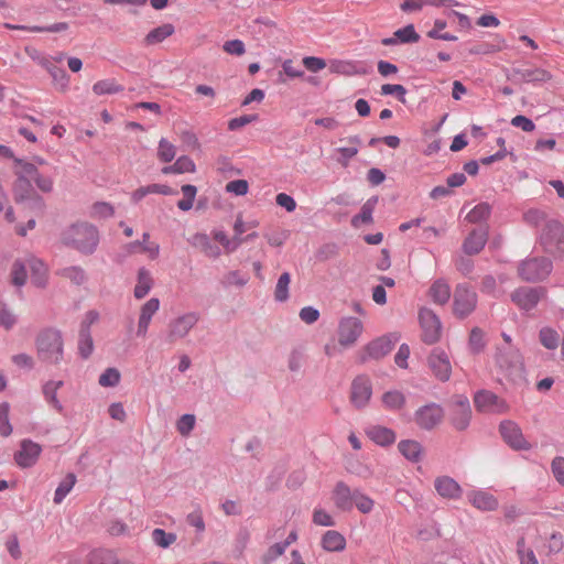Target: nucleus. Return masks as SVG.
Returning a JSON list of instances; mask_svg holds the SVG:
<instances>
[{
  "mask_svg": "<svg viewBox=\"0 0 564 564\" xmlns=\"http://www.w3.org/2000/svg\"><path fill=\"white\" fill-rule=\"evenodd\" d=\"M545 294L544 288L523 286L511 293V300L520 310L528 312L533 310Z\"/></svg>",
  "mask_w": 564,
  "mask_h": 564,
  "instance_id": "17",
  "label": "nucleus"
},
{
  "mask_svg": "<svg viewBox=\"0 0 564 564\" xmlns=\"http://www.w3.org/2000/svg\"><path fill=\"white\" fill-rule=\"evenodd\" d=\"M18 180L14 186V197L18 203L25 204L29 208L43 212L45 203L43 198L33 188L32 183L26 177H23V172L19 167Z\"/></svg>",
  "mask_w": 564,
  "mask_h": 564,
  "instance_id": "5",
  "label": "nucleus"
},
{
  "mask_svg": "<svg viewBox=\"0 0 564 564\" xmlns=\"http://www.w3.org/2000/svg\"><path fill=\"white\" fill-rule=\"evenodd\" d=\"M400 43H416L420 40L419 33L415 31L413 24H408L394 32Z\"/></svg>",
  "mask_w": 564,
  "mask_h": 564,
  "instance_id": "54",
  "label": "nucleus"
},
{
  "mask_svg": "<svg viewBox=\"0 0 564 564\" xmlns=\"http://www.w3.org/2000/svg\"><path fill=\"white\" fill-rule=\"evenodd\" d=\"M200 319L198 312L189 311L173 317L166 329V340L174 344L186 338Z\"/></svg>",
  "mask_w": 564,
  "mask_h": 564,
  "instance_id": "4",
  "label": "nucleus"
},
{
  "mask_svg": "<svg viewBox=\"0 0 564 564\" xmlns=\"http://www.w3.org/2000/svg\"><path fill=\"white\" fill-rule=\"evenodd\" d=\"M214 238L223 245L227 252H234L243 243L242 238L234 237L230 239L223 230L214 231Z\"/></svg>",
  "mask_w": 564,
  "mask_h": 564,
  "instance_id": "48",
  "label": "nucleus"
},
{
  "mask_svg": "<svg viewBox=\"0 0 564 564\" xmlns=\"http://www.w3.org/2000/svg\"><path fill=\"white\" fill-rule=\"evenodd\" d=\"M488 231L486 229H474L463 242V250L466 254L479 253L486 246Z\"/></svg>",
  "mask_w": 564,
  "mask_h": 564,
  "instance_id": "26",
  "label": "nucleus"
},
{
  "mask_svg": "<svg viewBox=\"0 0 564 564\" xmlns=\"http://www.w3.org/2000/svg\"><path fill=\"white\" fill-rule=\"evenodd\" d=\"M184 198L177 202V207L181 210L187 212L193 207L197 188L194 185L186 184L182 186Z\"/></svg>",
  "mask_w": 564,
  "mask_h": 564,
  "instance_id": "50",
  "label": "nucleus"
},
{
  "mask_svg": "<svg viewBox=\"0 0 564 564\" xmlns=\"http://www.w3.org/2000/svg\"><path fill=\"white\" fill-rule=\"evenodd\" d=\"M427 366L438 381L446 382L451 379L452 362L448 354L442 348L436 347L430 352Z\"/></svg>",
  "mask_w": 564,
  "mask_h": 564,
  "instance_id": "10",
  "label": "nucleus"
},
{
  "mask_svg": "<svg viewBox=\"0 0 564 564\" xmlns=\"http://www.w3.org/2000/svg\"><path fill=\"white\" fill-rule=\"evenodd\" d=\"M322 544L326 551L338 552L345 549L346 540L339 531H326L323 535Z\"/></svg>",
  "mask_w": 564,
  "mask_h": 564,
  "instance_id": "37",
  "label": "nucleus"
},
{
  "mask_svg": "<svg viewBox=\"0 0 564 564\" xmlns=\"http://www.w3.org/2000/svg\"><path fill=\"white\" fill-rule=\"evenodd\" d=\"M478 297L475 290L466 284H457L453 297V312L459 318L470 315L477 306Z\"/></svg>",
  "mask_w": 564,
  "mask_h": 564,
  "instance_id": "7",
  "label": "nucleus"
},
{
  "mask_svg": "<svg viewBox=\"0 0 564 564\" xmlns=\"http://www.w3.org/2000/svg\"><path fill=\"white\" fill-rule=\"evenodd\" d=\"M329 72L337 75L355 76L366 75L367 68L362 62L332 59L329 62Z\"/></svg>",
  "mask_w": 564,
  "mask_h": 564,
  "instance_id": "24",
  "label": "nucleus"
},
{
  "mask_svg": "<svg viewBox=\"0 0 564 564\" xmlns=\"http://www.w3.org/2000/svg\"><path fill=\"white\" fill-rule=\"evenodd\" d=\"M40 64L50 73L53 80L61 89H65L68 86L69 78L65 69L57 67L48 59H42Z\"/></svg>",
  "mask_w": 564,
  "mask_h": 564,
  "instance_id": "36",
  "label": "nucleus"
},
{
  "mask_svg": "<svg viewBox=\"0 0 564 564\" xmlns=\"http://www.w3.org/2000/svg\"><path fill=\"white\" fill-rule=\"evenodd\" d=\"M123 90V87L116 83L115 79H102L98 80L93 86V91L98 95H111L117 94Z\"/></svg>",
  "mask_w": 564,
  "mask_h": 564,
  "instance_id": "43",
  "label": "nucleus"
},
{
  "mask_svg": "<svg viewBox=\"0 0 564 564\" xmlns=\"http://www.w3.org/2000/svg\"><path fill=\"white\" fill-rule=\"evenodd\" d=\"M61 240L66 247L73 248L83 254H93L99 245V231L96 226L82 221L65 228Z\"/></svg>",
  "mask_w": 564,
  "mask_h": 564,
  "instance_id": "1",
  "label": "nucleus"
},
{
  "mask_svg": "<svg viewBox=\"0 0 564 564\" xmlns=\"http://www.w3.org/2000/svg\"><path fill=\"white\" fill-rule=\"evenodd\" d=\"M290 282L291 275L289 272H284L280 275L274 290V299L278 302H285L289 299Z\"/></svg>",
  "mask_w": 564,
  "mask_h": 564,
  "instance_id": "49",
  "label": "nucleus"
},
{
  "mask_svg": "<svg viewBox=\"0 0 564 564\" xmlns=\"http://www.w3.org/2000/svg\"><path fill=\"white\" fill-rule=\"evenodd\" d=\"M475 408L481 413L502 414L507 412V402L489 390H480L474 395Z\"/></svg>",
  "mask_w": 564,
  "mask_h": 564,
  "instance_id": "12",
  "label": "nucleus"
},
{
  "mask_svg": "<svg viewBox=\"0 0 564 564\" xmlns=\"http://www.w3.org/2000/svg\"><path fill=\"white\" fill-rule=\"evenodd\" d=\"M468 501L477 509L492 511L498 508V500L486 490H473L467 495Z\"/></svg>",
  "mask_w": 564,
  "mask_h": 564,
  "instance_id": "27",
  "label": "nucleus"
},
{
  "mask_svg": "<svg viewBox=\"0 0 564 564\" xmlns=\"http://www.w3.org/2000/svg\"><path fill=\"white\" fill-rule=\"evenodd\" d=\"M249 184L246 180H235L230 181L226 185V191L228 193L235 194L237 196H243L248 193Z\"/></svg>",
  "mask_w": 564,
  "mask_h": 564,
  "instance_id": "64",
  "label": "nucleus"
},
{
  "mask_svg": "<svg viewBox=\"0 0 564 564\" xmlns=\"http://www.w3.org/2000/svg\"><path fill=\"white\" fill-rule=\"evenodd\" d=\"M17 315L6 304H1L0 325L9 330L17 324Z\"/></svg>",
  "mask_w": 564,
  "mask_h": 564,
  "instance_id": "61",
  "label": "nucleus"
},
{
  "mask_svg": "<svg viewBox=\"0 0 564 564\" xmlns=\"http://www.w3.org/2000/svg\"><path fill=\"white\" fill-rule=\"evenodd\" d=\"M61 275L68 279L76 285H82L86 282L87 275L85 270L78 265H72L61 270Z\"/></svg>",
  "mask_w": 564,
  "mask_h": 564,
  "instance_id": "47",
  "label": "nucleus"
},
{
  "mask_svg": "<svg viewBox=\"0 0 564 564\" xmlns=\"http://www.w3.org/2000/svg\"><path fill=\"white\" fill-rule=\"evenodd\" d=\"M373 500L359 490H355L354 506L362 513H368L373 508Z\"/></svg>",
  "mask_w": 564,
  "mask_h": 564,
  "instance_id": "58",
  "label": "nucleus"
},
{
  "mask_svg": "<svg viewBox=\"0 0 564 564\" xmlns=\"http://www.w3.org/2000/svg\"><path fill=\"white\" fill-rule=\"evenodd\" d=\"M502 440L514 451H529L532 445L525 440L521 427L513 421L506 420L499 425Z\"/></svg>",
  "mask_w": 564,
  "mask_h": 564,
  "instance_id": "13",
  "label": "nucleus"
},
{
  "mask_svg": "<svg viewBox=\"0 0 564 564\" xmlns=\"http://www.w3.org/2000/svg\"><path fill=\"white\" fill-rule=\"evenodd\" d=\"M64 382L62 380L58 381H47L43 388V394L46 400L57 412L62 413L64 410L63 404L57 399V390L63 387Z\"/></svg>",
  "mask_w": 564,
  "mask_h": 564,
  "instance_id": "34",
  "label": "nucleus"
},
{
  "mask_svg": "<svg viewBox=\"0 0 564 564\" xmlns=\"http://www.w3.org/2000/svg\"><path fill=\"white\" fill-rule=\"evenodd\" d=\"M223 50L230 55L241 56L246 53L245 43L241 40L226 41L223 45Z\"/></svg>",
  "mask_w": 564,
  "mask_h": 564,
  "instance_id": "63",
  "label": "nucleus"
},
{
  "mask_svg": "<svg viewBox=\"0 0 564 564\" xmlns=\"http://www.w3.org/2000/svg\"><path fill=\"white\" fill-rule=\"evenodd\" d=\"M372 395V384L368 377L358 376L351 383L350 401L358 408H365Z\"/></svg>",
  "mask_w": 564,
  "mask_h": 564,
  "instance_id": "21",
  "label": "nucleus"
},
{
  "mask_svg": "<svg viewBox=\"0 0 564 564\" xmlns=\"http://www.w3.org/2000/svg\"><path fill=\"white\" fill-rule=\"evenodd\" d=\"M471 420V408L466 395H455L449 408V421L457 431H465Z\"/></svg>",
  "mask_w": 564,
  "mask_h": 564,
  "instance_id": "9",
  "label": "nucleus"
},
{
  "mask_svg": "<svg viewBox=\"0 0 564 564\" xmlns=\"http://www.w3.org/2000/svg\"><path fill=\"white\" fill-rule=\"evenodd\" d=\"M28 278L26 262L15 260L11 269V282L14 286L21 288L25 284Z\"/></svg>",
  "mask_w": 564,
  "mask_h": 564,
  "instance_id": "42",
  "label": "nucleus"
},
{
  "mask_svg": "<svg viewBox=\"0 0 564 564\" xmlns=\"http://www.w3.org/2000/svg\"><path fill=\"white\" fill-rule=\"evenodd\" d=\"M28 270L31 271V282L43 288L46 283L47 268L45 263L34 257H30L25 260Z\"/></svg>",
  "mask_w": 564,
  "mask_h": 564,
  "instance_id": "30",
  "label": "nucleus"
},
{
  "mask_svg": "<svg viewBox=\"0 0 564 564\" xmlns=\"http://www.w3.org/2000/svg\"><path fill=\"white\" fill-rule=\"evenodd\" d=\"M429 293L434 303L444 305L451 297V286L444 279H437L432 283Z\"/></svg>",
  "mask_w": 564,
  "mask_h": 564,
  "instance_id": "31",
  "label": "nucleus"
},
{
  "mask_svg": "<svg viewBox=\"0 0 564 564\" xmlns=\"http://www.w3.org/2000/svg\"><path fill=\"white\" fill-rule=\"evenodd\" d=\"M444 417V410L440 404L429 403L419 408L414 413L416 425L426 431L436 427Z\"/></svg>",
  "mask_w": 564,
  "mask_h": 564,
  "instance_id": "14",
  "label": "nucleus"
},
{
  "mask_svg": "<svg viewBox=\"0 0 564 564\" xmlns=\"http://www.w3.org/2000/svg\"><path fill=\"white\" fill-rule=\"evenodd\" d=\"M75 482L76 476L72 473L67 474L55 490L54 502L61 503L64 500V498L70 492Z\"/></svg>",
  "mask_w": 564,
  "mask_h": 564,
  "instance_id": "46",
  "label": "nucleus"
},
{
  "mask_svg": "<svg viewBox=\"0 0 564 564\" xmlns=\"http://www.w3.org/2000/svg\"><path fill=\"white\" fill-rule=\"evenodd\" d=\"M196 419L194 414H183L176 422V430L182 436H188L194 430Z\"/></svg>",
  "mask_w": 564,
  "mask_h": 564,
  "instance_id": "57",
  "label": "nucleus"
},
{
  "mask_svg": "<svg viewBox=\"0 0 564 564\" xmlns=\"http://www.w3.org/2000/svg\"><path fill=\"white\" fill-rule=\"evenodd\" d=\"M539 339L543 347L555 350L560 345V335L552 327H542L539 332Z\"/></svg>",
  "mask_w": 564,
  "mask_h": 564,
  "instance_id": "40",
  "label": "nucleus"
},
{
  "mask_svg": "<svg viewBox=\"0 0 564 564\" xmlns=\"http://www.w3.org/2000/svg\"><path fill=\"white\" fill-rule=\"evenodd\" d=\"M364 332V325L357 317H343L338 325V341L343 347H351Z\"/></svg>",
  "mask_w": 564,
  "mask_h": 564,
  "instance_id": "15",
  "label": "nucleus"
},
{
  "mask_svg": "<svg viewBox=\"0 0 564 564\" xmlns=\"http://www.w3.org/2000/svg\"><path fill=\"white\" fill-rule=\"evenodd\" d=\"M159 310L160 300L158 297H151L141 306L138 318L137 336H147L152 318Z\"/></svg>",
  "mask_w": 564,
  "mask_h": 564,
  "instance_id": "22",
  "label": "nucleus"
},
{
  "mask_svg": "<svg viewBox=\"0 0 564 564\" xmlns=\"http://www.w3.org/2000/svg\"><path fill=\"white\" fill-rule=\"evenodd\" d=\"M10 404L8 402L0 403V435L8 437L12 434V425L9 420Z\"/></svg>",
  "mask_w": 564,
  "mask_h": 564,
  "instance_id": "51",
  "label": "nucleus"
},
{
  "mask_svg": "<svg viewBox=\"0 0 564 564\" xmlns=\"http://www.w3.org/2000/svg\"><path fill=\"white\" fill-rule=\"evenodd\" d=\"M121 375L117 368H107L99 377L98 383L101 387H116L120 382Z\"/></svg>",
  "mask_w": 564,
  "mask_h": 564,
  "instance_id": "52",
  "label": "nucleus"
},
{
  "mask_svg": "<svg viewBox=\"0 0 564 564\" xmlns=\"http://www.w3.org/2000/svg\"><path fill=\"white\" fill-rule=\"evenodd\" d=\"M485 335L481 329L474 328L469 336V346L473 352L479 354L485 347Z\"/></svg>",
  "mask_w": 564,
  "mask_h": 564,
  "instance_id": "60",
  "label": "nucleus"
},
{
  "mask_svg": "<svg viewBox=\"0 0 564 564\" xmlns=\"http://www.w3.org/2000/svg\"><path fill=\"white\" fill-rule=\"evenodd\" d=\"M174 33V26L170 23L162 24L152 31H150L145 36V43L148 45H153L163 42L165 39L171 36Z\"/></svg>",
  "mask_w": 564,
  "mask_h": 564,
  "instance_id": "39",
  "label": "nucleus"
},
{
  "mask_svg": "<svg viewBox=\"0 0 564 564\" xmlns=\"http://www.w3.org/2000/svg\"><path fill=\"white\" fill-rule=\"evenodd\" d=\"M377 202H378L377 197L369 198L362 205L360 213L355 215L351 218V225L354 227H359L362 224H370L372 221V214H373L375 207L377 205Z\"/></svg>",
  "mask_w": 564,
  "mask_h": 564,
  "instance_id": "38",
  "label": "nucleus"
},
{
  "mask_svg": "<svg viewBox=\"0 0 564 564\" xmlns=\"http://www.w3.org/2000/svg\"><path fill=\"white\" fill-rule=\"evenodd\" d=\"M42 453V446L32 440H22L20 448L14 453V462L20 468L34 466Z\"/></svg>",
  "mask_w": 564,
  "mask_h": 564,
  "instance_id": "20",
  "label": "nucleus"
},
{
  "mask_svg": "<svg viewBox=\"0 0 564 564\" xmlns=\"http://www.w3.org/2000/svg\"><path fill=\"white\" fill-rule=\"evenodd\" d=\"M17 165L22 170L23 177H26L34 183L36 187L43 193H51L54 188V178L50 175L40 173L37 165L20 159H15Z\"/></svg>",
  "mask_w": 564,
  "mask_h": 564,
  "instance_id": "16",
  "label": "nucleus"
},
{
  "mask_svg": "<svg viewBox=\"0 0 564 564\" xmlns=\"http://www.w3.org/2000/svg\"><path fill=\"white\" fill-rule=\"evenodd\" d=\"M436 492L444 499H459L463 495L460 485L449 476H440L434 480Z\"/></svg>",
  "mask_w": 564,
  "mask_h": 564,
  "instance_id": "23",
  "label": "nucleus"
},
{
  "mask_svg": "<svg viewBox=\"0 0 564 564\" xmlns=\"http://www.w3.org/2000/svg\"><path fill=\"white\" fill-rule=\"evenodd\" d=\"M86 564H131L130 562L120 561L109 550H94L87 555Z\"/></svg>",
  "mask_w": 564,
  "mask_h": 564,
  "instance_id": "33",
  "label": "nucleus"
},
{
  "mask_svg": "<svg viewBox=\"0 0 564 564\" xmlns=\"http://www.w3.org/2000/svg\"><path fill=\"white\" fill-rule=\"evenodd\" d=\"M422 327V339L425 344L432 345L440 340L442 324L437 315L430 308H422L419 314Z\"/></svg>",
  "mask_w": 564,
  "mask_h": 564,
  "instance_id": "11",
  "label": "nucleus"
},
{
  "mask_svg": "<svg viewBox=\"0 0 564 564\" xmlns=\"http://www.w3.org/2000/svg\"><path fill=\"white\" fill-rule=\"evenodd\" d=\"M94 351V340L91 334H78V354L83 359H87Z\"/></svg>",
  "mask_w": 564,
  "mask_h": 564,
  "instance_id": "55",
  "label": "nucleus"
},
{
  "mask_svg": "<svg viewBox=\"0 0 564 564\" xmlns=\"http://www.w3.org/2000/svg\"><path fill=\"white\" fill-rule=\"evenodd\" d=\"M507 78L514 84H542L551 79V74L540 67H514L507 74Z\"/></svg>",
  "mask_w": 564,
  "mask_h": 564,
  "instance_id": "18",
  "label": "nucleus"
},
{
  "mask_svg": "<svg viewBox=\"0 0 564 564\" xmlns=\"http://www.w3.org/2000/svg\"><path fill=\"white\" fill-rule=\"evenodd\" d=\"M175 154H176L175 147L170 141H167L165 138H162L159 141V147H158V158L160 159V161H162L164 163L171 162L175 158Z\"/></svg>",
  "mask_w": 564,
  "mask_h": 564,
  "instance_id": "53",
  "label": "nucleus"
},
{
  "mask_svg": "<svg viewBox=\"0 0 564 564\" xmlns=\"http://www.w3.org/2000/svg\"><path fill=\"white\" fill-rule=\"evenodd\" d=\"M553 263L547 258H530L522 261L519 265V275L528 281L535 282L544 280L550 275Z\"/></svg>",
  "mask_w": 564,
  "mask_h": 564,
  "instance_id": "8",
  "label": "nucleus"
},
{
  "mask_svg": "<svg viewBox=\"0 0 564 564\" xmlns=\"http://www.w3.org/2000/svg\"><path fill=\"white\" fill-rule=\"evenodd\" d=\"M152 540L156 545L167 547L176 541V535L171 531H153Z\"/></svg>",
  "mask_w": 564,
  "mask_h": 564,
  "instance_id": "62",
  "label": "nucleus"
},
{
  "mask_svg": "<svg viewBox=\"0 0 564 564\" xmlns=\"http://www.w3.org/2000/svg\"><path fill=\"white\" fill-rule=\"evenodd\" d=\"M496 361L508 375L520 376L523 372L522 356L519 350L512 346L507 349H498Z\"/></svg>",
  "mask_w": 564,
  "mask_h": 564,
  "instance_id": "19",
  "label": "nucleus"
},
{
  "mask_svg": "<svg viewBox=\"0 0 564 564\" xmlns=\"http://www.w3.org/2000/svg\"><path fill=\"white\" fill-rule=\"evenodd\" d=\"M188 242L209 258L215 259L220 256L219 247L213 243L206 234L197 232L188 239Z\"/></svg>",
  "mask_w": 564,
  "mask_h": 564,
  "instance_id": "28",
  "label": "nucleus"
},
{
  "mask_svg": "<svg viewBox=\"0 0 564 564\" xmlns=\"http://www.w3.org/2000/svg\"><path fill=\"white\" fill-rule=\"evenodd\" d=\"M540 243L553 257L564 254V226L556 219L545 220L540 232Z\"/></svg>",
  "mask_w": 564,
  "mask_h": 564,
  "instance_id": "3",
  "label": "nucleus"
},
{
  "mask_svg": "<svg viewBox=\"0 0 564 564\" xmlns=\"http://www.w3.org/2000/svg\"><path fill=\"white\" fill-rule=\"evenodd\" d=\"M367 436L380 446H389L395 442V433L381 425H372L366 430Z\"/></svg>",
  "mask_w": 564,
  "mask_h": 564,
  "instance_id": "29",
  "label": "nucleus"
},
{
  "mask_svg": "<svg viewBox=\"0 0 564 564\" xmlns=\"http://www.w3.org/2000/svg\"><path fill=\"white\" fill-rule=\"evenodd\" d=\"M153 286V279L151 273L145 268H140L138 271V282L133 290V295L137 300L145 297Z\"/></svg>",
  "mask_w": 564,
  "mask_h": 564,
  "instance_id": "32",
  "label": "nucleus"
},
{
  "mask_svg": "<svg viewBox=\"0 0 564 564\" xmlns=\"http://www.w3.org/2000/svg\"><path fill=\"white\" fill-rule=\"evenodd\" d=\"M445 28H446V21L437 19L434 21L433 29L427 32V36L431 39H437V40H443V41H451V42L457 41V36L453 35L451 33H442L441 32V29H445Z\"/></svg>",
  "mask_w": 564,
  "mask_h": 564,
  "instance_id": "56",
  "label": "nucleus"
},
{
  "mask_svg": "<svg viewBox=\"0 0 564 564\" xmlns=\"http://www.w3.org/2000/svg\"><path fill=\"white\" fill-rule=\"evenodd\" d=\"M381 94L384 96L393 95L402 104H405L406 89L400 84H384L381 86Z\"/></svg>",
  "mask_w": 564,
  "mask_h": 564,
  "instance_id": "59",
  "label": "nucleus"
},
{
  "mask_svg": "<svg viewBox=\"0 0 564 564\" xmlns=\"http://www.w3.org/2000/svg\"><path fill=\"white\" fill-rule=\"evenodd\" d=\"M296 540V534L292 531L288 539L282 542V543H275L274 545H272L268 552L264 554L263 556V562L264 563H269L273 560H275L276 557H279L280 555H282L285 551V549Z\"/></svg>",
  "mask_w": 564,
  "mask_h": 564,
  "instance_id": "44",
  "label": "nucleus"
},
{
  "mask_svg": "<svg viewBox=\"0 0 564 564\" xmlns=\"http://www.w3.org/2000/svg\"><path fill=\"white\" fill-rule=\"evenodd\" d=\"M39 360L47 365H58L64 356V341L59 330L46 328L35 339Z\"/></svg>",
  "mask_w": 564,
  "mask_h": 564,
  "instance_id": "2",
  "label": "nucleus"
},
{
  "mask_svg": "<svg viewBox=\"0 0 564 564\" xmlns=\"http://www.w3.org/2000/svg\"><path fill=\"white\" fill-rule=\"evenodd\" d=\"M332 499L338 509L348 511L354 507L355 491H351L345 482L339 481L332 492Z\"/></svg>",
  "mask_w": 564,
  "mask_h": 564,
  "instance_id": "25",
  "label": "nucleus"
},
{
  "mask_svg": "<svg viewBox=\"0 0 564 564\" xmlns=\"http://www.w3.org/2000/svg\"><path fill=\"white\" fill-rule=\"evenodd\" d=\"M400 453L413 463L420 462L422 457V445L413 440L401 441L398 445Z\"/></svg>",
  "mask_w": 564,
  "mask_h": 564,
  "instance_id": "35",
  "label": "nucleus"
},
{
  "mask_svg": "<svg viewBox=\"0 0 564 564\" xmlns=\"http://www.w3.org/2000/svg\"><path fill=\"white\" fill-rule=\"evenodd\" d=\"M491 214V206L488 203H479L467 215L466 220L470 224L486 221Z\"/></svg>",
  "mask_w": 564,
  "mask_h": 564,
  "instance_id": "41",
  "label": "nucleus"
},
{
  "mask_svg": "<svg viewBox=\"0 0 564 564\" xmlns=\"http://www.w3.org/2000/svg\"><path fill=\"white\" fill-rule=\"evenodd\" d=\"M382 403L389 410H400L405 403V397L398 390L387 391L382 395Z\"/></svg>",
  "mask_w": 564,
  "mask_h": 564,
  "instance_id": "45",
  "label": "nucleus"
},
{
  "mask_svg": "<svg viewBox=\"0 0 564 564\" xmlns=\"http://www.w3.org/2000/svg\"><path fill=\"white\" fill-rule=\"evenodd\" d=\"M399 338L400 336L395 333L376 338L375 340L368 343L358 352V361L360 364H365L370 359H380L384 357L392 350Z\"/></svg>",
  "mask_w": 564,
  "mask_h": 564,
  "instance_id": "6",
  "label": "nucleus"
}]
</instances>
